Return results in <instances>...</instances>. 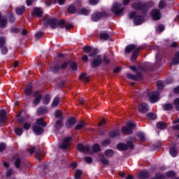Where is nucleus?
<instances>
[{"label": "nucleus", "instance_id": "nucleus-1", "mask_svg": "<svg viewBox=\"0 0 179 179\" xmlns=\"http://www.w3.org/2000/svg\"><path fill=\"white\" fill-rule=\"evenodd\" d=\"M43 24L44 26H48L49 24L51 29H57L58 26H59L61 29H64V27H65L66 29H72V27H73L72 24L66 23L64 20L58 21L56 18H51L48 15H45L44 16Z\"/></svg>", "mask_w": 179, "mask_h": 179}, {"label": "nucleus", "instance_id": "nucleus-2", "mask_svg": "<svg viewBox=\"0 0 179 179\" xmlns=\"http://www.w3.org/2000/svg\"><path fill=\"white\" fill-rule=\"evenodd\" d=\"M43 128L47 127V122H44V118L43 117L38 119L33 127V131L36 135H41V134L44 133V129Z\"/></svg>", "mask_w": 179, "mask_h": 179}, {"label": "nucleus", "instance_id": "nucleus-3", "mask_svg": "<svg viewBox=\"0 0 179 179\" xmlns=\"http://www.w3.org/2000/svg\"><path fill=\"white\" fill-rule=\"evenodd\" d=\"M131 6L135 9V10H141L143 13H146V12L149 10V4H145L141 1L133 3Z\"/></svg>", "mask_w": 179, "mask_h": 179}, {"label": "nucleus", "instance_id": "nucleus-4", "mask_svg": "<svg viewBox=\"0 0 179 179\" xmlns=\"http://www.w3.org/2000/svg\"><path fill=\"white\" fill-rule=\"evenodd\" d=\"M146 96H148L150 103H157V101H159V99H160L159 97L160 96V93L157 91L153 92L151 94L144 92L143 95H142L143 97H145Z\"/></svg>", "mask_w": 179, "mask_h": 179}, {"label": "nucleus", "instance_id": "nucleus-5", "mask_svg": "<svg viewBox=\"0 0 179 179\" xmlns=\"http://www.w3.org/2000/svg\"><path fill=\"white\" fill-rule=\"evenodd\" d=\"M129 16L130 19H134V23L136 26H139V24H142V23H143V20H145L143 16L136 15V12L130 13Z\"/></svg>", "mask_w": 179, "mask_h": 179}, {"label": "nucleus", "instance_id": "nucleus-6", "mask_svg": "<svg viewBox=\"0 0 179 179\" xmlns=\"http://www.w3.org/2000/svg\"><path fill=\"white\" fill-rule=\"evenodd\" d=\"M136 127L135 123L132 122H129L126 124V127L122 128V132L125 135H131L132 134V129H134Z\"/></svg>", "mask_w": 179, "mask_h": 179}, {"label": "nucleus", "instance_id": "nucleus-7", "mask_svg": "<svg viewBox=\"0 0 179 179\" xmlns=\"http://www.w3.org/2000/svg\"><path fill=\"white\" fill-rule=\"evenodd\" d=\"M125 8H121V3H114L113 6L112 7V12L117 16H120L122 15V12H124Z\"/></svg>", "mask_w": 179, "mask_h": 179}, {"label": "nucleus", "instance_id": "nucleus-8", "mask_svg": "<svg viewBox=\"0 0 179 179\" xmlns=\"http://www.w3.org/2000/svg\"><path fill=\"white\" fill-rule=\"evenodd\" d=\"M134 149V144L132 143V141H128L127 145L124 143H119L117 145V148L118 150L124 151L127 150V149Z\"/></svg>", "mask_w": 179, "mask_h": 179}, {"label": "nucleus", "instance_id": "nucleus-9", "mask_svg": "<svg viewBox=\"0 0 179 179\" xmlns=\"http://www.w3.org/2000/svg\"><path fill=\"white\" fill-rule=\"evenodd\" d=\"M77 149L79 150V152H83L88 153H93V151H92V149L90 148V145L84 146L83 144H78L77 145Z\"/></svg>", "mask_w": 179, "mask_h": 179}, {"label": "nucleus", "instance_id": "nucleus-10", "mask_svg": "<svg viewBox=\"0 0 179 179\" xmlns=\"http://www.w3.org/2000/svg\"><path fill=\"white\" fill-rule=\"evenodd\" d=\"M138 111L141 114H146L149 111V106L146 103H143L138 106Z\"/></svg>", "mask_w": 179, "mask_h": 179}, {"label": "nucleus", "instance_id": "nucleus-11", "mask_svg": "<svg viewBox=\"0 0 179 179\" xmlns=\"http://www.w3.org/2000/svg\"><path fill=\"white\" fill-rule=\"evenodd\" d=\"M101 61H103V59H101V55L96 56L94 58L92 64V68H97V66H99L101 64Z\"/></svg>", "mask_w": 179, "mask_h": 179}, {"label": "nucleus", "instance_id": "nucleus-12", "mask_svg": "<svg viewBox=\"0 0 179 179\" xmlns=\"http://www.w3.org/2000/svg\"><path fill=\"white\" fill-rule=\"evenodd\" d=\"M127 78L131 80H141V79H142V74L141 73H136V75L135 76L131 73H127Z\"/></svg>", "mask_w": 179, "mask_h": 179}, {"label": "nucleus", "instance_id": "nucleus-13", "mask_svg": "<svg viewBox=\"0 0 179 179\" xmlns=\"http://www.w3.org/2000/svg\"><path fill=\"white\" fill-rule=\"evenodd\" d=\"M72 141V137H67L64 139L63 143L59 145L60 149H68L71 141Z\"/></svg>", "mask_w": 179, "mask_h": 179}, {"label": "nucleus", "instance_id": "nucleus-14", "mask_svg": "<svg viewBox=\"0 0 179 179\" xmlns=\"http://www.w3.org/2000/svg\"><path fill=\"white\" fill-rule=\"evenodd\" d=\"M103 16H104V13L95 12L92 15V20L93 22H99Z\"/></svg>", "mask_w": 179, "mask_h": 179}, {"label": "nucleus", "instance_id": "nucleus-15", "mask_svg": "<svg viewBox=\"0 0 179 179\" xmlns=\"http://www.w3.org/2000/svg\"><path fill=\"white\" fill-rule=\"evenodd\" d=\"M34 97H35L33 101V104H34V106H37L41 101V99L43 98V96L40 95V92L38 91L34 93Z\"/></svg>", "mask_w": 179, "mask_h": 179}, {"label": "nucleus", "instance_id": "nucleus-16", "mask_svg": "<svg viewBox=\"0 0 179 179\" xmlns=\"http://www.w3.org/2000/svg\"><path fill=\"white\" fill-rule=\"evenodd\" d=\"M151 16L154 20H159L160 17H162V14L160 13L159 10L154 9L151 12Z\"/></svg>", "mask_w": 179, "mask_h": 179}, {"label": "nucleus", "instance_id": "nucleus-17", "mask_svg": "<svg viewBox=\"0 0 179 179\" xmlns=\"http://www.w3.org/2000/svg\"><path fill=\"white\" fill-rule=\"evenodd\" d=\"M6 121V110H1L0 111V127H3V124Z\"/></svg>", "mask_w": 179, "mask_h": 179}, {"label": "nucleus", "instance_id": "nucleus-18", "mask_svg": "<svg viewBox=\"0 0 179 179\" xmlns=\"http://www.w3.org/2000/svg\"><path fill=\"white\" fill-rule=\"evenodd\" d=\"M43 10L40 8H35L32 12V16H38V17H41L43 16Z\"/></svg>", "mask_w": 179, "mask_h": 179}, {"label": "nucleus", "instance_id": "nucleus-19", "mask_svg": "<svg viewBox=\"0 0 179 179\" xmlns=\"http://www.w3.org/2000/svg\"><path fill=\"white\" fill-rule=\"evenodd\" d=\"M8 24V19L5 16H2V15L0 13V27H6V25Z\"/></svg>", "mask_w": 179, "mask_h": 179}, {"label": "nucleus", "instance_id": "nucleus-20", "mask_svg": "<svg viewBox=\"0 0 179 179\" xmlns=\"http://www.w3.org/2000/svg\"><path fill=\"white\" fill-rule=\"evenodd\" d=\"M75 124H76V120H75L73 117H71L66 122V128H72Z\"/></svg>", "mask_w": 179, "mask_h": 179}, {"label": "nucleus", "instance_id": "nucleus-21", "mask_svg": "<svg viewBox=\"0 0 179 179\" xmlns=\"http://www.w3.org/2000/svg\"><path fill=\"white\" fill-rule=\"evenodd\" d=\"M136 46L134 44L129 45L125 48V52L127 54H130V52H132V51H135V50H137Z\"/></svg>", "mask_w": 179, "mask_h": 179}, {"label": "nucleus", "instance_id": "nucleus-22", "mask_svg": "<svg viewBox=\"0 0 179 179\" xmlns=\"http://www.w3.org/2000/svg\"><path fill=\"white\" fill-rule=\"evenodd\" d=\"M15 12L17 15H22L26 12V7L24 6H18L15 8Z\"/></svg>", "mask_w": 179, "mask_h": 179}, {"label": "nucleus", "instance_id": "nucleus-23", "mask_svg": "<svg viewBox=\"0 0 179 179\" xmlns=\"http://www.w3.org/2000/svg\"><path fill=\"white\" fill-rule=\"evenodd\" d=\"M138 177L140 179H146V178H149V172L146 171H143L141 172H140L138 174Z\"/></svg>", "mask_w": 179, "mask_h": 179}, {"label": "nucleus", "instance_id": "nucleus-24", "mask_svg": "<svg viewBox=\"0 0 179 179\" xmlns=\"http://www.w3.org/2000/svg\"><path fill=\"white\" fill-rule=\"evenodd\" d=\"M64 125V120H58L55 122V128L56 131H58V129H61Z\"/></svg>", "mask_w": 179, "mask_h": 179}, {"label": "nucleus", "instance_id": "nucleus-25", "mask_svg": "<svg viewBox=\"0 0 179 179\" xmlns=\"http://www.w3.org/2000/svg\"><path fill=\"white\" fill-rule=\"evenodd\" d=\"M24 93H25L26 96H31V94L33 93V89L31 87V85L28 84L26 86Z\"/></svg>", "mask_w": 179, "mask_h": 179}, {"label": "nucleus", "instance_id": "nucleus-26", "mask_svg": "<svg viewBox=\"0 0 179 179\" xmlns=\"http://www.w3.org/2000/svg\"><path fill=\"white\" fill-rule=\"evenodd\" d=\"M111 37V34L106 33V32H101L100 34V38H101V40H105L107 41Z\"/></svg>", "mask_w": 179, "mask_h": 179}, {"label": "nucleus", "instance_id": "nucleus-27", "mask_svg": "<svg viewBox=\"0 0 179 179\" xmlns=\"http://www.w3.org/2000/svg\"><path fill=\"white\" fill-rule=\"evenodd\" d=\"M139 51H141V48H138L137 49H136L134 51V53L131 55V60L132 61H135V59H136V58H138V55H139Z\"/></svg>", "mask_w": 179, "mask_h": 179}, {"label": "nucleus", "instance_id": "nucleus-28", "mask_svg": "<svg viewBox=\"0 0 179 179\" xmlns=\"http://www.w3.org/2000/svg\"><path fill=\"white\" fill-rule=\"evenodd\" d=\"M157 128H158V129H166V128H167V124L164 122H159L157 123Z\"/></svg>", "mask_w": 179, "mask_h": 179}, {"label": "nucleus", "instance_id": "nucleus-29", "mask_svg": "<svg viewBox=\"0 0 179 179\" xmlns=\"http://www.w3.org/2000/svg\"><path fill=\"white\" fill-rule=\"evenodd\" d=\"M85 127H86V123L84 122H80L76 125L75 129L76 131H79L80 129H82V128H85Z\"/></svg>", "mask_w": 179, "mask_h": 179}, {"label": "nucleus", "instance_id": "nucleus-30", "mask_svg": "<svg viewBox=\"0 0 179 179\" xmlns=\"http://www.w3.org/2000/svg\"><path fill=\"white\" fill-rule=\"evenodd\" d=\"M42 101L43 104H48L51 101V96L49 94H46L43 96Z\"/></svg>", "mask_w": 179, "mask_h": 179}, {"label": "nucleus", "instance_id": "nucleus-31", "mask_svg": "<svg viewBox=\"0 0 179 179\" xmlns=\"http://www.w3.org/2000/svg\"><path fill=\"white\" fill-rule=\"evenodd\" d=\"M80 80H84V82H87L89 80V76H87V74L86 73H83L79 76Z\"/></svg>", "mask_w": 179, "mask_h": 179}, {"label": "nucleus", "instance_id": "nucleus-32", "mask_svg": "<svg viewBox=\"0 0 179 179\" xmlns=\"http://www.w3.org/2000/svg\"><path fill=\"white\" fill-rule=\"evenodd\" d=\"M164 111H171L173 108V105L171 103H165L162 106Z\"/></svg>", "mask_w": 179, "mask_h": 179}, {"label": "nucleus", "instance_id": "nucleus-33", "mask_svg": "<svg viewBox=\"0 0 179 179\" xmlns=\"http://www.w3.org/2000/svg\"><path fill=\"white\" fill-rule=\"evenodd\" d=\"M169 153H170L171 156H172V157H177V155L178 154V152H177V150L176 149V148H170Z\"/></svg>", "mask_w": 179, "mask_h": 179}, {"label": "nucleus", "instance_id": "nucleus-34", "mask_svg": "<svg viewBox=\"0 0 179 179\" xmlns=\"http://www.w3.org/2000/svg\"><path fill=\"white\" fill-rule=\"evenodd\" d=\"M55 117L59 118V120H64V115H62V112L61 110H57L55 113Z\"/></svg>", "mask_w": 179, "mask_h": 179}, {"label": "nucleus", "instance_id": "nucleus-35", "mask_svg": "<svg viewBox=\"0 0 179 179\" xmlns=\"http://www.w3.org/2000/svg\"><path fill=\"white\" fill-rule=\"evenodd\" d=\"M120 136L119 130H115V131H110L109 134L110 138H115L116 136Z\"/></svg>", "mask_w": 179, "mask_h": 179}, {"label": "nucleus", "instance_id": "nucleus-36", "mask_svg": "<svg viewBox=\"0 0 179 179\" xmlns=\"http://www.w3.org/2000/svg\"><path fill=\"white\" fill-rule=\"evenodd\" d=\"M78 13L79 15H89V13H90V10L86 9V8H80L79 10H78Z\"/></svg>", "mask_w": 179, "mask_h": 179}, {"label": "nucleus", "instance_id": "nucleus-37", "mask_svg": "<svg viewBox=\"0 0 179 179\" xmlns=\"http://www.w3.org/2000/svg\"><path fill=\"white\" fill-rule=\"evenodd\" d=\"M105 155L107 157H113V156H114V151H113L111 149L106 150L105 151Z\"/></svg>", "mask_w": 179, "mask_h": 179}, {"label": "nucleus", "instance_id": "nucleus-38", "mask_svg": "<svg viewBox=\"0 0 179 179\" xmlns=\"http://www.w3.org/2000/svg\"><path fill=\"white\" fill-rule=\"evenodd\" d=\"M82 174H83V172L81 170L78 169L75 172L74 177L76 179H80Z\"/></svg>", "mask_w": 179, "mask_h": 179}, {"label": "nucleus", "instance_id": "nucleus-39", "mask_svg": "<svg viewBox=\"0 0 179 179\" xmlns=\"http://www.w3.org/2000/svg\"><path fill=\"white\" fill-rule=\"evenodd\" d=\"M47 113V108L45 107H40L38 109V114L40 115H43V114H45Z\"/></svg>", "mask_w": 179, "mask_h": 179}, {"label": "nucleus", "instance_id": "nucleus-40", "mask_svg": "<svg viewBox=\"0 0 179 179\" xmlns=\"http://www.w3.org/2000/svg\"><path fill=\"white\" fill-rule=\"evenodd\" d=\"M67 12H69V13H76V7H75L74 6H69L68 9H67Z\"/></svg>", "mask_w": 179, "mask_h": 179}, {"label": "nucleus", "instance_id": "nucleus-41", "mask_svg": "<svg viewBox=\"0 0 179 179\" xmlns=\"http://www.w3.org/2000/svg\"><path fill=\"white\" fill-rule=\"evenodd\" d=\"M92 150L94 153H97L98 152H100V150H101V148H100V145L99 144H94L92 147Z\"/></svg>", "mask_w": 179, "mask_h": 179}, {"label": "nucleus", "instance_id": "nucleus-42", "mask_svg": "<svg viewBox=\"0 0 179 179\" xmlns=\"http://www.w3.org/2000/svg\"><path fill=\"white\" fill-rule=\"evenodd\" d=\"M137 136L138 138H139L141 142H145V134H143V132H138L137 134Z\"/></svg>", "mask_w": 179, "mask_h": 179}, {"label": "nucleus", "instance_id": "nucleus-43", "mask_svg": "<svg viewBox=\"0 0 179 179\" xmlns=\"http://www.w3.org/2000/svg\"><path fill=\"white\" fill-rule=\"evenodd\" d=\"M59 104V99L58 97H55L52 102V107H57Z\"/></svg>", "mask_w": 179, "mask_h": 179}, {"label": "nucleus", "instance_id": "nucleus-44", "mask_svg": "<svg viewBox=\"0 0 179 179\" xmlns=\"http://www.w3.org/2000/svg\"><path fill=\"white\" fill-rule=\"evenodd\" d=\"M147 117L150 120H156V118H157V115L153 113H148Z\"/></svg>", "mask_w": 179, "mask_h": 179}, {"label": "nucleus", "instance_id": "nucleus-45", "mask_svg": "<svg viewBox=\"0 0 179 179\" xmlns=\"http://www.w3.org/2000/svg\"><path fill=\"white\" fill-rule=\"evenodd\" d=\"M15 132L16 135H17L18 136H20V135H22L23 134V129H22L20 127H17L15 129Z\"/></svg>", "mask_w": 179, "mask_h": 179}, {"label": "nucleus", "instance_id": "nucleus-46", "mask_svg": "<svg viewBox=\"0 0 179 179\" xmlns=\"http://www.w3.org/2000/svg\"><path fill=\"white\" fill-rule=\"evenodd\" d=\"M70 68L72 71H78V64L75 62H71Z\"/></svg>", "mask_w": 179, "mask_h": 179}, {"label": "nucleus", "instance_id": "nucleus-47", "mask_svg": "<svg viewBox=\"0 0 179 179\" xmlns=\"http://www.w3.org/2000/svg\"><path fill=\"white\" fill-rule=\"evenodd\" d=\"M173 105L175 106L177 111H179V98H176L173 101Z\"/></svg>", "mask_w": 179, "mask_h": 179}, {"label": "nucleus", "instance_id": "nucleus-48", "mask_svg": "<svg viewBox=\"0 0 179 179\" xmlns=\"http://www.w3.org/2000/svg\"><path fill=\"white\" fill-rule=\"evenodd\" d=\"M172 64L173 65H178L179 64V57L176 54L175 58L172 60Z\"/></svg>", "mask_w": 179, "mask_h": 179}, {"label": "nucleus", "instance_id": "nucleus-49", "mask_svg": "<svg viewBox=\"0 0 179 179\" xmlns=\"http://www.w3.org/2000/svg\"><path fill=\"white\" fill-rule=\"evenodd\" d=\"M6 39L5 37L1 36L0 37V48H2L5 45Z\"/></svg>", "mask_w": 179, "mask_h": 179}, {"label": "nucleus", "instance_id": "nucleus-50", "mask_svg": "<svg viewBox=\"0 0 179 179\" xmlns=\"http://www.w3.org/2000/svg\"><path fill=\"white\" fill-rule=\"evenodd\" d=\"M166 176L169 178H173V177H176V173H174V171H170L166 173Z\"/></svg>", "mask_w": 179, "mask_h": 179}, {"label": "nucleus", "instance_id": "nucleus-51", "mask_svg": "<svg viewBox=\"0 0 179 179\" xmlns=\"http://www.w3.org/2000/svg\"><path fill=\"white\" fill-rule=\"evenodd\" d=\"M15 20L16 19L15 18V16H13V14L8 15V22H10V23H13Z\"/></svg>", "mask_w": 179, "mask_h": 179}, {"label": "nucleus", "instance_id": "nucleus-52", "mask_svg": "<svg viewBox=\"0 0 179 179\" xmlns=\"http://www.w3.org/2000/svg\"><path fill=\"white\" fill-rule=\"evenodd\" d=\"M157 87L158 90H162V89H163V87H164L163 81L157 82Z\"/></svg>", "mask_w": 179, "mask_h": 179}, {"label": "nucleus", "instance_id": "nucleus-53", "mask_svg": "<svg viewBox=\"0 0 179 179\" xmlns=\"http://www.w3.org/2000/svg\"><path fill=\"white\" fill-rule=\"evenodd\" d=\"M41 37H43V32H41V31H38L35 34V38L36 40H40V38H41Z\"/></svg>", "mask_w": 179, "mask_h": 179}, {"label": "nucleus", "instance_id": "nucleus-54", "mask_svg": "<svg viewBox=\"0 0 179 179\" xmlns=\"http://www.w3.org/2000/svg\"><path fill=\"white\" fill-rule=\"evenodd\" d=\"M16 169H20V159H17L14 163Z\"/></svg>", "mask_w": 179, "mask_h": 179}, {"label": "nucleus", "instance_id": "nucleus-55", "mask_svg": "<svg viewBox=\"0 0 179 179\" xmlns=\"http://www.w3.org/2000/svg\"><path fill=\"white\" fill-rule=\"evenodd\" d=\"M164 6H166V3L164 2V0H161L159 3V9H163Z\"/></svg>", "mask_w": 179, "mask_h": 179}, {"label": "nucleus", "instance_id": "nucleus-56", "mask_svg": "<svg viewBox=\"0 0 179 179\" xmlns=\"http://www.w3.org/2000/svg\"><path fill=\"white\" fill-rule=\"evenodd\" d=\"M91 50H92V48L90 46H85L83 48V51H84V52H85V54H89V52H90Z\"/></svg>", "mask_w": 179, "mask_h": 179}, {"label": "nucleus", "instance_id": "nucleus-57", "mask_svg": "<svg viewBox=\"0 0 179 179\" xmlns=\"http://www.w3.org/2000/svg\"><path fill=\"white\" fill-rule=\"evenodd\" d=\"M100 162L102 163V164L107 165L109 163V161L106 158H101L100 159Z\"/></svg>", "mask_w": 179, "mask_h": 179}, {"label": "nucleus", "instance_id": "nucleus-58", "mask_svg": "<svg viewBox=\"0 0 179 179\" xmlns=\"http://www.w3.org/2000/svg\"><path fill=\"white\" fill-rule=\"evenodd\" d=\"M155 179H166V178L164 177V176H163L162 174H160V173H157L156 176H155Z\"/></svg>", "mask_w": 179, "mask_h": 179}, {"label": "nucleus", "instance_id": "nucleus-59", "mask_svg": "<svg viewBox=\"0 0 179 179\" xmlns=\"http://www.w3.org/2000/svg\"><path fill=\"white\" fill-rule=\"evenodd\" d=\"M103 146H107L110 145V139H106L102 142Z\"/></svg>", "mask_w": 179, "mask_h": 179}, {"label": "nucleus", "instance_id": "nucleus-60", "mask_svg": "<svg viewBox=\"0 0 179 179\" xmlns=\"http://www.w3.org/2000/svg\"><path fill=\"white\" fill-rule=\"evenodd\" d=\"M84 159L85 160L86 163H88V164H90L92 162V157H85Z\"/></svg>", "mask_w": 179, "mask_h": 179}, {"label": "nucleus", "instance_id": "nucleus-61", "mask_svg": "<svg viewBox=\"0 0 179 179\" xmlns=\"http://www.w3.org/2000/svg\"><path fill=\"white\" fill-rule=\"evenodd\" d=\"M91 5H97L99 3V0H89Z\"/></svg>", "mask_w": 179, "mask_h": 179}, {"label": "nucleus", "instance_id": "nucleus-62", "mask_svg": "<svg viewBox=\"0 0 179 179\" xmlns=\"http://www.w3.org/2000/svg\"><path fill=\"white\" fill-rule=\"evenodd\" d=\"M97 54V51L96 50H92L89 55V57H94Z\"/></svg>", "mask_w": 179, "mask_h": 179}, {"label": "nucleus", "instance_id": "nucleus-63", "mask_svg": "<svg viewBox=\"0 0 179 179\" xmlns=\"http://www.w3.org/2000/svg\"><path fill=\"white\" fill-rule=\"evenodd\" d=\"M1 52L5 55V54H8V48L6 47H3L1 48Z\"/></svg>", "mask_w": 179, "mask_h": 179}, {"label": "nucleus", "instance_id": "nucleus-64", "mask_svg": "<svg viewBox=\"0 0 179 179\" xmlns=\"http://www.w3.org/2000/svg\"><path fill=\"white\" fill-rule=\"evenodd\" d=\"M34 2V0H27V6H31Z\"/></svg>", "mask_w": 179, "mask_h": 179}]
</instances>
